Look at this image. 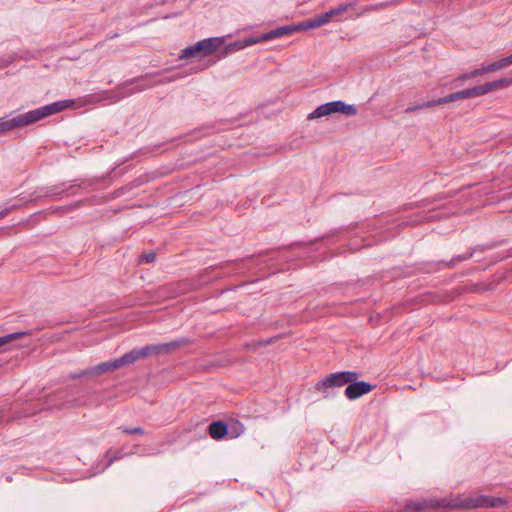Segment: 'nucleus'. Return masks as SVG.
<instances>
[{
	"label": "nucleus",
	"mask_w": 512,
	"mask_h": 512,
	"mask_svg": "<svg viewBox=\"0 0 512 512\" xmlns=\"http://www.w3.org/2000/svg\"><path fill=\"white\" fill-rule=\"evenodd\" d=\"M308 27H306V21L301 22L297 25H285L278 27L274 30H271L267 33H264L259 36L260 43L265 41H270L276 38H280L286 35H291L295 32L306 30Z\"/></svg>",
	"instance_id": "9"
},
{
	"label": "nucleus",
	"mask_w": 512,
	"mask_h": 512,
	"mask_svg": "<svg viewBox=\"0 0 512 512\" xmlns=\"http://www.w3.org/2000/svg\"><path fill=\"white\" fill-rule=\"evenodd\" d=\"M72 103L70 100H62V101H56L51 104L39 107L34 110H30L32 117L34 119V122H38L45 117H48L50 115H53L55 113L61 112Z\"/></svg>",
	"instance_id": "8"
},
{
	"label": "nucleus",
	"mask_w": 512,
	"mask_h": 512,
	"mask_svg": "<svg viewBox=\"0 0 512 512\" xmlns=\"http://www.w3.org/2000/svg\"><path fill=\"white\" fill-rule=\"evenodd\" d=\"M373 389V386L365 381H352L349 382L345 389V396L349 400H355L359 397L369 393Z\"/></svg>",
	"instance_id": "11"
},
{
	"label": "nucleus",
	"mask_w": 512,
	"mask_h": 512,
	"mask_svg": "<svg viewBox=\"0 0 512 512\" xmlns=\"http://www.w3.org/2000/svg\"><path fill=\"white\" fill-rule=\"evenodd\" d=\"M496 81L499 84V87L501 89L505 88V87H509L510 85H512V77H510V78H502V79H498Z\"/></svg>",
	"instance_id": "34"
},
{
	"label": "nucleus",
	"mask_w": 512,
	"mask_h": 512,
	"mask_svg": "<svg viewBox=\"0 0 512 512\" xmlns=\"http://www.w3.org/2000/svg\"><path fill=\"white\" fill-rule=\"evenodd\" d=\"M470 97H472L471 91H470V88H467V89H464L461 91H457L455 93H451L445 97L435 99V100H433V103H430L429 105H442V104H446V103H450L453 101L462 100V99H466V98H470Z\"/></svg>",
	"instance_id": "16"
},
{
	"label": "nucleus",
	"mask_w": 512,
	"mask_h": 512,
	"mask_svg": "<svg viewBox=\"0 0 512 512\" xmlns=\"http://www.w3.org/2000/svg\"><path fill=\"white\" fill-rule=\"evenodd\" d=\"M484 73H487V71L484 70V67L468 72V74L470 75V78L482 75Z\"/></svg>",
	"instance_id": "36"
},
{
	"label": "nucleus",
	"mask_w": 512,
	"mask_h": 512,
	"mask_svg": "<svg viewBox=\"0 0 512 512\" xmlns=\"http://www.w3.org/2000/svg\"><path fill=\"white\" fill-rule=\"evenodd\" d=\"M152 354H154V355L165 354L163 343L150 344V345H146L144 347L136 348V349L129 351V355L132 357V359H131L132 363H134L135 361H137L140 358H145Z\"/></svg>",
	"instance_id": "12"
},
{
	"label": "nucleus",
	"mask_w": 512,
	"mask_h": 512,
	"mask_svg": "<svg viewBox=\"0 0 512 512\" xmlns=\"http://www.w3.org/2000/svg\"><path fill=\"white\" fill-rule=\"evenodd\" d=\"M505 62H506V65L509 66V65H512V54L505 57Z\"/></svg>",
	"instance_id": "38"
},
{
	"label": "nucleus",
	"mask_w": 512,
	"mask_h": 512,
	"mask_svg": "<svg viewBox=\"0 0 512 512\" xmlns=\"http://www.w3.org/2000/svg\"><path fill=\"white\" fill-rule=\"evenodd\" d=\"M105 458L107 459V463L105 465V468L109 467L115 460L117 459H121L122 458V454L120 453H115L114 455H111V452L108 451L105 455Z\"/></svg>",
	"instance_id": "28"
},
{
	"label": "nucleus",
	"mask_w": 512,
	"mask_h": 512,
	"mask_svg": "<svg viewBox=\"0 0 512 512\" xmlns=\"http://www.w3.org/2000/svg\"><path fill=\"white\" fill-rule=\"evenodd\" d=\"M35 123L31 111L24 114L7 115L0 117V135L5 134L14 129L22 128Z\"/></svg>",
	"instance_id": "4"
},
{
	"label": "nucleus",
	"mask_w": 512,
	"mask_h": 512,
	"mask_svg": "<svg viewBox=\"0 0 512 512\" xmlns=\"http://www.w3.org/2000/svg\"><path fill=\"white\" fill-rule=\"evenodd\" d=\"M260 43L259 36L249 37L246 40H238L227 44L224 48L223 54L228 55L230 53L243 50L249 46Z\"/></svg>",
	"instance_id": "14"
},
{
	"label": "nucleus",
	"mask_w": 512,
	"mask_h": 512,
	"mask_svg": "<svg viewBox=\"0 0 512 512\" xmlns=\"http://www.w3.org/2000/svg\"><path fill=\"white\" fill-rule=\"evenodd\" d=\"M327 115H330V114L328 113L327 104L324 103V104L318 106L313 112H311L308 115L307 119L313 120V119L321 118V117H324Z\"/></svg>",
	"instance_id": "21"
},
{
	"label": "nucleus",
	"mask_w": 512,
	"mask_h": 512,
	"mask_svg": "<svg viewBox=\"0 0 512 512\" xmlns=\"http://www.w3.org/2000/svg\"><path fill=\"white\" fill-rule=\"evenodd\" d=\"M122 431L127 434H144V430L141 427H135V428H128V427H121Z\"/></svg>",
	"instance_id": "32"
},
{
	"label": "nucleus",
	"mask_w": 512,
	"mask_h": 512,
	"mask_svg": "<svg viewBox=\"0 0 512 512\" xmlns=\"http://www.w3.org/2000/svg\"><path fill=\"white\" fill-rule=\"evenodd\" d=\"M225 43V37H209L196 42L194 45L197 58L214 54Z\"/></svg>",
	"instance_id": "7"
},
{
	"label": "nucleus",
	"mask_w": 512,
	"mask_h": 512,
	"mask_svg": "<svg viewBox=\"0 0 512 512\" xmlns=\"http://www.w3.org/2000/svg\"><path fill=\"white\" fill-rule=\"evenodd\" d=\"M328 113L331 115L333 113H343L348 116H354L357 114V108L354 105L346 104L341 100H335L331 102H327Z\"/></svg>",
	"instance_id": "13"
},
{
	"label": "nucleus",
	"mask_w": 512,
	"mask_h": 512,
	"mask_svg": "<svg viewBox=\"0 0 512 512\" xmlns=\"http://www.w3.org/2000/svg\"><path fill=\"white\" fill-rule=\"evenodd\" d=\"M506 504V500L500 497L479 495L468 497L464 495L452 496L442 500V505L450 508L477 509V508H499Z\"/></svg>",
	"instance_id": "2"
},
{
	"label": "nucleus",
	"mask_w": 512,
	"mask_h": 512,
	"mask_svg": "<svg viewBox=\"0 0 512 512\" xmlns=\"http://www.w3.org/2000/svg\"><path fill=\"white\" fill-rule=\"evenodd\" d=\"M131 359H132V357L129 355V352H127L123 356H121L120 358H117V359H114V360H110V361H106V362H102V363H100L98 365H95V366L89 368V372L88 373H91V376L102 375L104 373L117 370V369H119V368H121L123 366L132 364V360Z\"/></svg>",
	"instance_id": "5"
},
{
	"label": "nucleus",
	"mask_w": 512,
	"mask_h": 512,
	"mask_svg": "<svg viewBox=\"0 0 512 512\" xmlns=\"http://www.w3.org/2000/svg\"><path fill=\"white\" fill-rule=\"evenodd\" d=\"M408 507L413 508L416 511H422L429 507V502L427 501H417L412 502Z\"/></svg>",
	"instance_id": "26"
},
{
	"label": "nucleus",
	"mask_w": 512,
	"mask_h": 512,
	"mask_svg": "<svg viewBox=\"0 0 512 512\" xmlns=\"http://www.w3.org/2000/svg\"><path fill=\"white\" fill-rule=\"evenodd\" d=\"M486 86H487L488 93H490L492 91H495V90H498V89H501L499 87V84L497 83L496 80L495 81H491V82H487Z\"/></svg>",
	"instance_id": "35"
},
{
	"label": "nucleus",
	"mask_w": 512,
	"mask_h": 512,
	"mask_svg": "<svg viewBox=\"0 0 512 512\" xmlns=\"http://www.w3.org/2000/svg\"><path fill=\"white\" fill-rule=\"evenodd\" d=\"M88 372H89V368L85 369V370H81L79 372H74V373L70 374V378L71 379H78V378L83 377V376H91V373H88Z\"/></svg>",
	"instance_id": "33"
},
{
	"label": "nucleus",
	"mask_w": 512,
	"mask_h": 512,
	"mask_svg": "<svg viewBox=\"0 0 512 512\" xmlns=\"http://www.w3.org/2000/svg\"><path fill=\"white\" fill-rule=\"evenodd\" d=\"M189 343H190V340L188 338H179V339L171 341V342L163 343L164 352H165V354H168L171 351H173L183 345L189 344Z\"/></svg>",
	"instance_id": "20"
},
{
	"label": "nucleus",
	"mask_w": 512,
	"mask_h": 512,
	"mask_svg": "<svg viewBox=\"0 0 512 512\" xmlns=\"http://www.w3.org/2000/svg\"><path fill=\"white\" fill-rule=\"evenodd\" d=\"M469 256H461V257H458L457 261H460V260H465L467 259Z\"/></svg>",
	"instance_id": "41"
},
{
	"label": "nucleus",
	"mask_w": 512,
	"mask_h": 512,
	"mask_svg": "<svg viewBox=\"0 0 512 512\" xmlns=\"http://www.w3.org/2000/svg\"><path fill=\"white\" fill-rule=\"evenodd\" d=\"M352 6H353V3L339 4L337 7L332 8L329 11H327L321 15H317L310 20H307L306 27H308V29H314V28L321 27V26L331 22L334 19L336 21H340L341 20L340 16L344 12L349 10Z\"/></svg>",
	"instance_id": "3"
},
{
	"label": "nucleus",
	"mask_w": 512,
	"mask_h": 512,
	"mask_svg": "<svg viewBox=\"0 0 512 512\" xmlns=\"http://www.w3.org/2000/svg\"><path fill=\"white\" fill-rule=\"evenodd\" d=\"M58 187H55V188H51L49 190H47L45 196L47 197H51L52 199H58L61 195V193L63 192V190L61 191H58Z\"/></svg>",
	"instance_id": "30"
},
{
	"label": "nucleus",
	"mask_w": 512,
	"mask_h": 512,
	"mask_svg": "<svg viewBox=\"0 0 512 512\" xmlns=\"http://www.w3.org/2000/svg\"><path fill=\"white\" fill-rule=\"evenodd\" d=\"M175 79H176L175 77H172V78H169L167 81H168V82H171V81H173V80H175Z\"/></svg>",
	"instance_id": "42"
},
{
	"label": "nucleus",
	"mask_w": 512,
	"mask_h": 512,
	"mask_svg": "<svg viewBox=\"0 0 512 512\" xmlns=\"http://www.w3.org/2000/svg\"><path fill=\"white\" fill-rule=\"evenodd\" d=\"M470 97H472L471 91H470V88H467V89H464L461 91H457L455 93H451L445 97L435 99V100H433V103H430L429 105H442V104H446V103H450L453 101L462 100V99H466V98H470Z\"/></svg>",
	"instance_id": "17"
},
{
	"label": "nucleus",
	"mask_w": 512,
	"mask_h": 512,
	"mask_svg": "<svg viewBox=\"0 0 512 512\" xmlns=\"http://www.w3.org/2000/svg\"><path fill=\"white\" fill-rule=\"evenodd\" d=\"M164 81L159 80L156 84H162ZM155 83L149 81L148 75L141 78H134L123 84L116 86L114 89L109 91H103L96 96V101L103 103L104 105L114 104L134 93L144 91L153 87Z\"/></svg>",
	"instance_id": "1"
},
{
	"label": "nucleus",
	"mask_w": 512,
	"mask_h": 512,
	"mask_svg": "<svg viewBox=\"0 0 512 512\" xmlns=\"http://www.w3.org/2000/svg\"><path fill=\"white\" fill-rule=\"evenodd\" d=\"M131 359H132V357L129 355V352H127L123 356H121L120 358H117V359H114V360H110V361H106V362H102V363H100L98 365H95V366L89 368V372L88 373H91V376L102 375L104 373L117 370V369H119V368H121L123 366L132 364V360Z\"/></svg>",
	"instance_id": "6"
},
{
	"label": "nucleus",
	"mask_w": 512,
	"mask_h": 512,
	"mask_svg": "<svg viewBox=\"0 0 512 512\" xmlns=\"http://www.w3.org/2000/svg\"><path fill=\"white\" fill-rule=\"evenodd\" d=\"M470 97H472L471 91H470V88H467V89H464L461 91H457L455 93H451L445 97L435 99V100H433V103H430L429 105H442V104H446V103H450L453 101L462 100V99H466V98H470Z\"/></svg>",
	"instance_id": "15"
},
{
	"label": "nucleus",
	"mask_w": 512,
	"mask_h": 512,
	"mask_svg": "<svg viewBox=\"0 0 512 512\" xmlns=\"http://www.w3.org/2000/svg\"><path fill=\"white\" fill-rule=\"evenodd\" d=\"M155 259H156V254L154 252H150L147 254H143L141 256L140 262L153 263L155 261Z\"/></svg>",
	"instance_id": "31"
},
{
	"label": "nucleus",
	"mask_w": 512,
	"mask_h": 512,
	"mask_svg": "<svg viewBox=\"0 0 512 512\" xmlns=\"http://www.w3.org/2000/svg\"><path fill=\"white\" fill-rule=\"evenodd\" d=\"M29 334H30V332L23 331V332L11 333V334L5 335L3 337H0V347L9 343L12 340L18 339L22 336L29 335Z\"/></svg>",
	"instance_id": "22"
},
{
	"label": "nucleus",
	"mask_w": 512,
	"mask_h": 512,
	"mask_svg": "<svg viewBox=\"0 0 512 512\" xmlns=\"http://www.w3.org/2000/svg\"><path fill=\"white\" fill-rule=\"evenodd\" d=\"M430 103H433V100L425 102V103H422V104H419V105L408 107L405 112L406 113H410V112H414V111L419 110V109L429 108V107H434L435 106V105H428Z\"/></svg>",
	"instance_id": "27"
},
{
	"label": "nucleus",
	"mask_w": 512,
	"mask_h": 512,
	"mask_svg": "<svg viewBox=\"0 0 512 512\" xmlns=\"http://www.w3.org/2000/svg\"><path fill=\"white\" fill-rule=\"evenodd\" d=\"M209 435L215 440H221L229 433L228 426L222 421H215L209 425Z\"/></svg>",
	"instance_id": "18"
},
{
	"label": "nucleus",
	"mask_w": 512,
	"mask_h": 512,
	"mask_svg": "<svg viewBox=\"0 0 512 512\" xmlns=\"http://www.w3.org/2000/svg\"><path fill=\"white\" fill-rule=\"evenodd\" d=\"M470 78V75L468 73H464L460 76H458L457 78H455L452 83H453V86L454 87H459V86H462L463 83Z\"/></svg>",
	"instance_id": "29"
},
{
	"label": "nucleus",
	"mask_w": 512,
	"mask_h": 512,
	"mask_svg": "<svg viewBox=\"0 0 512 512\" xmlns=\"http://www.w3.org/2000/svg\"><path fill=\"white\" fill-rule=\"evenodd\" d=\"M315 390L326 399L334 398L337 395L336 389L329 385L326 377L315 384Z\"/></svg>",
	"instance_id": "19"
},
{
	"label": "nucleus",
	"mask_w": 512,
	"mask_h": 512,
	"mask_svg": "<svg viewBox=\"0 0 512 512\" xmlns=\"http://www.w3.org/2000/svg\"><path fill=\"white\" fill-rule=\"evenodd\" d=\"M470 91H471L472 97H478V96L488 94L486 83L483 85H480V86L472 87V88H470Z\"/></svg>",
	"instance_id": "25"
},
{
	"label": "nucleus",
	"mask_w": 512,
	"mask_h": 512,
	"mask_svg": "<svg viewBox=\"0 0 512 512\" xmlns=\"http://www.w3.org/2000/svg\"><path fill=\"white\" fill-rule=\"evenodd\" d=\"M359 377V374L354 371H340L331 373L326 376V379L329 382V385L334 387L336 391L343 387L344 385L348 384L349 382H352L354 380H357Z\"/></svg>",
	"instance_id": "10"
},
{
	"label": "nucleus",
	"mask_w": 512,
	"mask_h": 512,
	"mask_svg": "<svg viewBox=\"0 0 512 512\" xmlns=\"http://www.w3.org/2000/svg\"><path fill=\"white\" fill-rule=\"evenodd\" d=\"M505 62H506V65L509 66V65H512V54L505 57Z\"/></svg>",
	"instance_id": "39"
},
{
	"label": "nucleus",
	"mask_w": 512,
	"mask_h": 512,
	"mask_svg": "<svg viewBox=\"0 0 512 512\" xmlns=\"http://www.w3.org/2000/svg\"><path fill=\"white\" fill-rule=\"evenodd\" d=\"M506 66L507 65H506L505 59L502 58V59H500L498 61H495V62H493V63H491V64H489L487 66H484V70H486L487 73H488V72H493V71L499 70V69L504 68Z\"/></svg>",
	"instance_id": "24"
},
{
	"label": "nucleus",
	"mask_w": 512,
	"mask_h": 512,
	"mask_svg": "<svg viewBox=\"0 0 512 512\" xmlns=\"http://www.w3.org/2000/svg\"><path fill=\"white\" fill-rule=\"evenodd\" d=\"M197 58V53L195 51L194 45H190L181 50L179 54V59H188V58Z\"/></svg>",
	"instance_id": "23"
},
{
	"label": "nucleus",
	"mask_w": 512,
	"mask_h": 512,
	"mask_svg": "<svg viewBox=\"0 0 512 512\" xmlns=\"http://www.w3.org/2000/svg\"><path fill=\"white\" fill-rule=\"evenodd\" d=\"M272 343V339H267L266 341L262 342V345L270 344Z\"/></svg>",
	"instance_id": "40"
},
{
	"label": "nucleus",
	"mask_w": 512,
	"mask_h": 512,
	"mask_svg": "<svg viewBox=\"0 0 512 512\" xmlns=\"http://www.w3.org/2000/svg\"><path fill=\"white\" fill-rule=\"evenodd\" d=\"M243 431H244V427L239 424V430H234V431L232 430L231 431L232 437L233 438L238 437L241 433H243Z\"/></svg>",
	"instance_id": "37"
}]
</instances>
